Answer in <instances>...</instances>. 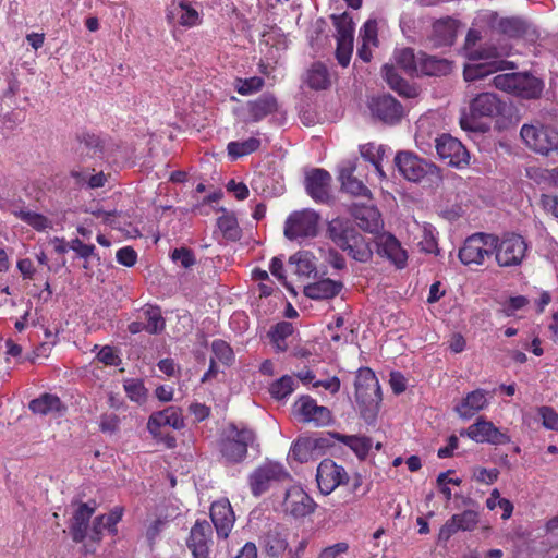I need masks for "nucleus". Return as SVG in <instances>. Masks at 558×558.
Wrapping results in <instances>:
<instances>
[{"label": "nucleus", "instance_id": "nucleus-1", "mask_svg": "<svg viewBox=\"0 0 558 558\" xmlns=\"http://www.w3.org/2000/svg\"><path fill=\"white\" fill-rule=\"evenodd\" d=\"M486 28H490L488 24L477 26L474 20L473 26L468 32L465 51L470 62L463 70L465 81L481 80L498 71L514 69V63L505 59L511 53L509 46L488 45L475 48L476 43L482 38V31Z\"/></svg>", "mask_w": 558, "mask_h": 558}, {"label": "nucleus", "instance_id": "nucleus-2", "mask_svg": "<svg viewBox=\"0 0 558 558\" xmlns=\"http://www.w3.org/2000/svg\"><path fill=\"white\" fill-rule=\"evenodd\" d=\"M326 234L336 246L347 252L353 259L361 263L371 259L373 252L369 243L350 220L343 218L330 220L327 225Z\"/></svg>", "mask_w": 558, "mask_h": 558}, {"label": "nucleus", "instance_id": "nucleus-3", "mask_svg": "<svg viewBox=\"0 0 558 558\" xmlns=\"http://www.w3.org/2000/svg\"><path fill=\"white\" fill-rule=\"evenodd\" d=\"M484 24L509 38H523L527 43H536L541 37L535 25L519 16L499 17L496 12L484 10L475 16V25Z\"/></svg>", "mask_w": 558, "mask_h": 558}, {"label": "nucleus", "instance_id": "nucleus-4", "mask_svg": "<svg viewBox=\"0 0 558 558\" xmlns=\"http://www.w3.org/2000/svg\"><path fill=\"white\" fill-rule=\"evenodd\" d=\"M395 60L409 75H442L450 72V63L447 60L424 52L415 53L411 48L397 49Z\"/></svg>", "mask_w": 558, "mask_h": 558}, {"label": "nucleus", "instance_id": "nucleus-5", "mask_svg": "<svg viewBox=\"0 0 558 558\" xmlns=\"http://www.w3.org/2000/svg\"><path fill=\"white\" fill-rule=\"evenodd\" d=\"M502 105L493 93H481L471 99L469 111L463 110L460 117V125L465 131H485L482 118H494L501 112Z\"/></svg>", "mask_w": 558, "mask_h": 558}, {"label": "nucleus", "instance_id": "nucleus-6", "mask_svg": "<svg viewBox=\"0 0 558 558\" xmlns=\"http://www.w3.org/2000/svg\"><path fill=\"white\" fill-rule=\"evenodd\" d=\"M493 84L497 89L526 99L538 97L543 90L542 81L527 73L498 74Z\"/></svg>", "mask_w": 558, "mask_h": 558}, {"label": "nucleus", "instance_id": "nucleus-7", "mask_svg": "<svg viewBox=\"0 0 558 558\" xmlns=\"http://www.w3.org/2000/svg\"><path fill=\"white\" fill-rule=\"evenodd\" d=\"M493 254L500 267L519 266L526 256L529 245L525 239L517 233H506L501 238L494 235Z\"/></svg>", "mask_w": 558, "mask_h": 558}, {"label": "nucleus", "instance_id": "nucleus-8", "mask_svg": "<svg viewBox=\"0 0 558 558\" xmlns=\"http://www.w3.org/2000/svg\"><path fill=\"white\" fill-rule=\"evenodd\" d=\"M524 144L533 151L549 155L558 149V131L542 123L523 124L520 131Z\"/></svg>", "mask_w": 558, "mask_h": 558}, {"label": "nucleus", "instance_id": "nucleus-9", "mask_svg": "<svg viewBox=\"0 0 558 558\" xmlns=\"http://www.w3.org/2000/svg\"><path fill=\"white\" fill-rule=\"evenodd\" d=\"M319 215L313 209H302L289 215L284 223V235L291 241L301 242L316 236Z\"/></svg>", "mask_w": 558, "mask_h": 558}, {"label": "nucleus", "instance_id": "nucleus-10", "mask_svg": "<svg viewBox=\"0 0 558 558\" xmlns=\"http://www.w3.org/2000/svg\"><path fill=\"white\" fill-rule=\"evenodd\" d=\"M495 245L493 234L474 233L459 250V259L464 265H483L493 255Z\"/></svg>", "mask_w": 558, "mask_h": 558}, {"label": "nucleus", "instance_id": "nucleus-11", "mask_svg": "<svg viewBox=\"0 0 558 558\" xmlns=\"http://www.w3.org/2000/svg\"><path fill=\"white\" fill-rule=\"evenodd\" d=\"M289 477V472L281 463L266 461L251 473L248 484L252 494L258 497L267 492L272 484L283 482Z\"/></svg>", "mask_w": 558, "mask_h": 558}, {"label": "nucleus", "instance_id": "nucleus-12", "mask_svg": "<svg viewBox=\"0 0 558 558\" xmlns=\"http://www.w3.org/2000/svg\"><path fill=\"white\" fill-rule=\"evenodd\" d=\"M254 439L255 436L251 429L230 426L221 445L222 456L229 462H241L246 457L247 447L253 444Z\"/></svg>", "mask_w": 558, "mask_h": 558}, {"label": "nucleus", "instance_id": "nucleus-13", "mask_svg": "<svg viewBox=\"0 0 558 558\" xmlns=\"http://www.w3.org/2000/svg\"><path fill=\"white\" fill-rule=\"evenodd\" d=\"M395 163L399 172L409 181L418 182L425 175L433 174L437 168L435 165L418 158L410 151H400L395 157Z\"/></svg>", "mask_w": 558, "mask_h": 558}, {"label": "nucleus", "instance_id": "nucleus-14", "mask_svg": "<svg viewBox=\"0 0 558 558\" xmlns=\"http://www.w3.org/2000/svg\"><path fill=\"white\" fill-rule=\"evenodd\" d=\"M294 414L304 423H312L315 426H326L332 421L331 412L310 396L300 397L293 405Z\"/></svg>", "mask_w": 558, "mask_h": 558}, {"label": "nucleus", "instance_id": "nucleus-15", "mask_svg": "<svg viewBox=\"0 0 558 558\" xmlns=\"http://www.w3.org/2000/svg\"><path fill=\"white\" fill-rule=\"evenodd\" d=\"M316 481L320 493L329 495L340 485L347 484L349 475L343 466L330 459H325L317 468Z\"/></svg>", "mask_w": 558, "mask_h": 558}, {"label": "nucleus", "instance_id": "nucleus-16", "mask_svg": "<svg viewBox=\"0 0 558 558\" xmlns=\"http://www.w3.org/2000/svg\"><path fill=\"white\" fill-rule=\"evenodd\" d=\"M355 396L359 402L366 405H377L381 401V390L375 373L368 367L357 371L355 379Z\"/></svg>", "mask_w": 558, "mask_h": 558}, {"label": "nucleus", "instance_id": "nucleus-17", "mask_svg": "<svg viewBox=\"0 0 558 558\" xmlns=\"http://www.w3.org/2000/svg\"><path fill=\"white\" fill-rule=\"evenodd\" d=\"M213 529L206 520H197L192 526L186 545L193 558H209Z\"/></svg>", "mask_w": 558, "mask_h": 558}, {"label": "nucleus", "instance_id": "nucleus-18", "mask_svg": "<svg viewBox=\"0 0 558 558\" xmlns=\"http://www.w3.org/2000/svg\"><path fill=\"white\" fill-rule=\"evenodd\" d=\"M438 156L450 166L461 167L469 162V153L462 143L448 134L435 138Z\"/></svg>", "mask_w": 558, "mask_h": 558}, {"label": "nucleus", "instance_id": "nucleus-19", "mask_svg": "<svg viewBox=\"0 0 558 558\" xmlns=\"http://www.w3.org/2000/svg\"><path fill=\"white\" fill-rule=\"evenodd\" d=\"M460 435H465L478 444L504 445L510 441L505 433H501L492 422L482 417L461 432Z\"/></svg>", "mask_w": 558, "mask_h": 558}, {"label": "nucleus", "instance_id": "nucleus-20", "mask_svg": "<svg viewBox=\"0 0 558 558\" xmlns=\"http://www.w3.org/2000/svg\"><path fill=\"white\" fill-rule=\"evenodd\" d=\"M282 508L294 518H303L314 511L315 502L301 486L293 485L286 492Z\"/></svg>", "mask_w": 558, "mask_h": 558}, {"label": "nucleus", "instance_id": "nucleus-21", "mask_svg": "<svg viewBox=\"0 0 558 558\" xmlns=\"http://www.w3.org/2000/svg\"><path fill=\"white\" fill-rule=\"evenodd\" d=\"M480 521V514L474 510H464L461 513L453 514L440 527L438 539L447 542L453 534L459 531L470 532L473 531Z\"/></svg>", "mask_w": 558, "mask_h": 558}, {"label": "nucleus", "instance_id": "nucleus-22", "mask_svg": "<svg viewBox=\"0 0 558 558\" xmlns=\"http://www.w3.org/2000/svg\"><path fill=\"white\" fill-rule=\"evenodd\" d=\"M378 254L386 257L397 268H404L408 262V253L399 240L389 232H383L376 236Z\"/></svg>", "mask_w": 558, "mask_h": 558}, {"label": "nucleus", "instance_id": "nucleus-23", "mask_svg": "<svg viewBox=\"0 0 558 558\" xmlns=\"http://www.w3.org/2000/svg\"><path fill=\"white\" fill-rule=\"evenodd\" d=\"M210 519L218 537L227 538L235 521L232 507L228 499H220L211 504Z\"/></svg>", "mask_w": 558, "mask_h": 558}, {"label": "nucleus", "instance_id": "nucleus-24", "mask_svg": "<svg viewBox=\"0 0 558 558\" xmlns=\"http://www.w3.org/2000/svg\"><path fill=\"white\" fill-rule=\"evenodd\" d=\"M460 24L457 20L451 17H444L434 22L428 40L432 46L448 47L451 46L459 32Z\"/></svg>", "mask_w": 558, "mask_h": 558}, {"label": "nucleus", "instance_id": "nucleus-25", "mask_svg": "<svg viewBox=\"0 0 558 558\" xmlns=\"http://www.w3.org/2000/svg\"><path fill=\"white\" fill-rule=\"evenodd\" d=\"M492 392L484 389H475L469 392L454 410L461 418L468 420L474 416L477 412L486 409L489 405Z\"/></svg>", "mask_w": 558, "mask_h": 558}, {"label": "nucleus", "instance_id": "nucleus-26", "mask_svg": "<svg viewBox=\"0 0 558 558\" xmlns=\"http://www.w3.org/2000/svg\"><path fill=\"white\" fill-rule=\"evenodd\" d=\"M166 426H170L174 429H181L184 426L182 412L179 408L169 407L149 416L147 429L154 437L158 436L160 428Z\"/></svg>", "mask_w": 558, "mask_h": 558}, {"label": "nucleus", "instance_id": "nucleus-27", "mask_svg": "<svg viewBox=\"0 0 558 558\" xmlns=\"http://www.w3.org/2000/svg\"><path fill=\"white\" fill-rule=\"evenodd\" d=\"M372 113L386 123H395L403 114L401 105L391 96L383 95L372 99L369 104Z\"/></svg>", "mask_w": 558, "mask_h": 558}, {"label": "nucleus", "instance_id": "nucleus-28", "mask_svg": "<svg viewBox=\"0 0 558 558\" xmlns=\"http://www.w3.org/2000/svg\"><path fill=\"white\" fill-rule=\"evenodd\" d=\"M331 177L324 169H313L306 174L305 187L308 195L318 202L328 199Z\"/></svg>", "mask_w": 558, "mask_h": 558}, {"label": "nucleus", "instance_id": "nucleus-29", "mask_svg": "<svg viewBox=\"0 0 558 558\" xmlns=\"http://www.w3.org/2000/svg\"><path fill=\"white\" fill-rule=\"evenodd\" d=\"M356 159L344 160L339 167V179L342 184V189L354 195L369 197V190L363 184L362 181L353 177L356 169Z\"/></svg>", "mask_w": 558, "mask_h": 558}, {"label": "nucleus", "instance_id": "nucleus-30", "mask_svg": "<svg viewBox=\"0 0 558 558\" xmlns=\"http://www.w3.org/2000/svg\"><path fill=\"white\" fill-rule=\"evenodd\" d=\"M378 23L375 19L367 20L360 29L359 38L361 46L357 48V56L365 62L372 59V49L378 46Z\"/></svg>", "mask_w": 558, "mask_h": 558}, {"label": "nucleus", "instance_id": "nucleus-31", "mask_svg": "<svg viewBox=\"0 0 558 558\" xmlns=\"http://www.w3.org/2000/svg\"><path fill=\"white\" fill-rule=\"evenodd\" d=\"M359 227L369 233L379 234L384 228V221L378 209L374 206H361L353 210Z\"/></svg>", "mask_w": 558, "mask_h": 558}, {"label": "nucleus", "instance_id": "nucleus-32", "mask_svg": "<svg viewBox=\"0 0 558 558\" xmlns=\"http://www.w3.org/2000/svg\"><path fill=\"white\" fill-rule=\"evenodd\" d=\"M342 284L331 279H323L304 287V294L313 300H326L335 298Z\"/></svg>", "mask_w": 558, "mask_h": 558}, {"label": "nucleus", "instance_id": "nucleus-33", "mask_svg": "<svg viewBox=\"0 0 558 558\" xmlns=\"http://www.w3.org/2000/svg\"><path fill=\"white\" fill-rule=\"evenodd\" d=\"M95 508L88 504H82L73 515L71 532L75 542H82L87 535V525Z\"/></svg>", "mask_w": 558, "mask_h": 558}, {"label": "nucleus", "instance_id": "nucleus-34", "mask_svg": "<svg viewBox=\"0 0 558 558\" xmlns=\"http://www.w3.org/2000/svg\"><path fill=\"white\" fill-rule=\"evenodd\" d=\"M12 214L38 232H44L53 228V222L49 218L28 208H14L12 209Z\"/></svg>", "mask_w": 558, "mask_h": 558}, {"label": "nucleus", "instance_id": "nucleus-35", "mask_svg": "<svg viewBox=\"0 0 558 558\" xmlns=\"http://www.w3.org/2000/svg\"><path fill=\"white\" fill-rule=\"evenodd\" d=\"M291 271L299 277L308 278L316 272L314 256L308 252H298L289 258Z\"/></svg>", "mask_w": 558, "mask_h": 558}, {"label": "nucleus", "instance_id": "nucleus-36", "mask_svg": "<svg viewBox=\"0 0 558 558\" xmlns=\"http://www.w3.org/2000/svg\"><path fill=\"white\" fill-rule=\"evenodd\" d=\"M263 547L271 557L281 556L288 548L287 534L278 529L270 530L263 538Z\"/></svg>", "mask_w": 558, "mask_h": 558}, {"label": "nucleus", "instance_id": "nucleus-37", "mask_svg": "<svg viewBox=\"0 0 558 558\" xmlns=\"http://www.w3.org/2000/svg\"><path fill=\"white\" fill-rule=\"evenodd\" d=\"M29 409L36 414L48 415L61 412L63 410V405L57 396L44 393L37 399L31 401Z\"/></svg>", "mask_w": 558, "mask_h": 558}, {"label": "nucleus", "instance_id": "nucleus-38", "mask_svg": "<svg viewBox=\"0 0 558 558\" xmlns=\"http://www.w3.org/2000/svg\"><path fill=\"white\" fill-rule=\"evenodd\" d=\"M248 113L254 122L260 121L277 109V101L270 95H263L248 102Z\"/></svg>", "mask_w": 558, "mask_h": 558}, {"label": "nucleus", "instance_id": "nucleus-39", "mask_svg": "<svg viewBox=\"0 0 558 558\" xmlns=\"http://www.w3.org/2000/svg\"><path fill=\"white\" fill-rule=\"evenodd\" d=\"M318 447V440L312 437L299 438L290 449V456L299 462H307L313 458Z\"/></svg>", "mask_w": 558, "mask_h": 558}, {"label": "nucleus", "instance_id": "nucleus-40", "mask_svg": "<svg viewBox=\"0 0 558 558\" xmlns=\"http://www.w3.org/2000/svg\"><path fill=\"white\" fill-rule=\"evenodd\" d=\"M383 73L389 86L400 95L405 97H414L416 95L415 88L411 87L402 77H400L392 65L385 64L383 66Z\"/></svg>", "mask_w": 558, "mask_h": 558}, {"label": "nucleus", "instance_id": "nucleus-41", "mask_svg": "<svg viewBox=\"0 0 558 558\" xmlns=\"http://www.w3.org/2000/svg\"><path fill=\"white\" fill-rule=\"evenodd\" d=\"M170 13L178 17L182 26L192 27L199 24L201 21L198 12L185 1L173 4Z\"/></svg>", "mask_w": 558, "mask_h": 558}, {"label": "nucleus", "instance_id": "nucleus-42", "mask_svg": "<svg viewBox=\"0 0 558 558\" xmlns=\"http://www.w3.org/2000/svg\"><path fill=\"white\" fill-rule=\"evenodd\" d=\"M221 211L222 215L217 219L218 229L227 240H239L241 236V229L235 216L233 214L227 213L225 209H221Z\"/></svg>", "mask_w": 558, "mask_h": 558}, {"label": "nucleus", "instance_id": "nucleus-43", "mask_svg": "<svg viewBox=\"0 0 558 558\" xmlns=\"http://www.w3.org/2000/svg\"><path fill=\"white\" fill-rule=\"evenodd\" d=\"M336 438L352 449L360 459H364L372 448L371 439L364 436L337 434Z\"/></svg>", "mask_w": 558, "mask_h": 558}, {"label": "nucleus", "instance_id": "nucleus-44", "mask_svg": "<svg viewBox=\"0 0 558 558\" xmlns=\"http://www.w3.org/2000/svg\"><path fill=\"white\" fill-rule=\"evenodd\" d=\"M306 83L313 89H326L330 85L327 68L322 63L313 64L307 71Z\"/></svg>", "mask_w": 558, "mask_h": 558}, {"label": "nucleus", "instance_id": "nucleus-45", "mask_svg": "<svg viewBox=\"0 0 558 558\" xmlns=\"http://www.w3.org/2000/svg\"><path fill=\"white\" fill-rule=\"evenodd\" d=\"M417 130L415 134L416 146L422 151H428L433 147L432 133L429 132L430 122L427 117H423L417 121Z\"/></svg>", "mask_w": 558, "mask_h": 558}, {"label": "nucleus", "instance_id": "nucleus-46", "mask_svg": "<svg viewBox=\"0 0 558 558\" xmlns=\"http://www.w3.org/2000/svg\"><path fill=\"white\" fill-rule=\"evenodd\" d=\"M260 141L256 137H250L242 142H230L228 144V154L233 158L248 155L258 149Z\"/></svg>", "mask_w": 558, "mask_h": 558}, {"label": "nucleus", "instance_id": "nucleus-47", "mask_svg": "<svg viewBox=\"0 0 558 558\" xmlns=\"http://www.w3.org/2000/svg\"><path fill=\"white\" fill-rule=\"evenodd\" d=\"M141 317L146 320V331L149 333H158L165 328V320L161 312L157 307H146L141 313Z\"/></svg>", "mask_w": 558, "mask_h": 558}, {"label": "nucleus", "instance_id": "nucleus-48", "mask_svg": "<svg viewBox=\"0 0 558 558\" xmlns=\"http://www.w3.org/2000/svg\"><path fill=\"white\" fill-rule=\"evenodd\" d=\"M360 153L364 159L368 160L374 166L378 175L384 178L385 173L380 166L384 148L381 146H376L375 144H365L360 147Z\"/></svg>", "mask_w": 558, "mask_h": 558}, {"label": "nucleus", "instance_id": "nucleus-49", "mask_svg": "<svg viewBox=\"0 0 558 558\" xmlns=\"http://www.w3.org/2000/svg\"><path fill=\"white\" fill-rule=\"evenodd\" d=\"M293 326L288 322L278 323L269 332L270 339L276 347L277 351H286L287 344L284 340L292 335Z\"/></svg>", "mask_w": 558, "mask_h": 558}, {"label": "nucleus", "instance_id": "nucleus-50", "mask_svg": "<svg viewBox=\"0 0 558 558\" xmlns=\"http://www.w3.org/2000/svg\"><path fill=\"white\" fill-rule=\"evenodd\" d=\"M296 387V380L291 376H282L270 386V393L274 398L280 400L290 396Z\"/></svg>", "mask_w": 558, "mask_h": 558}, {"label": "nucleus", "instance_id": "nucleus-51", "mask_svg": "<svg viewBox=\"0 0 558 558\" xmlns=\"http://www.w3.org/2000/svg\"><path fill=\"white\" fill-rule=\"evenodd\" d=\"M526 175L538 184L554 183L558 184V168L551 170L538 167H530L526 169Z\"/></svg>", "mask_w": 558, "mask_h": 558}, {"label": "nucleus", "instance_id": "nucleus-52", "mask_svg": "<svg viewBox=\"0 0 558 558\" xmlns=\"http://www.w3.org/2000/svg\"><path fill=\"white\" fill-rule=\"evenodd\" d=\"M333 22L337 28L336 39L353 40L354 22L351 16L343 13L339 16H333Z\"/></svg>", "mask_w": 558, "mask_h": 558}, {"label": "nucleus", "instance_id": "nucleus-53", "mask_svg": "<svg viewBox=\"0 0 558 558\" xmlns=\"http://www.w3.org/2000/svg\"><path fill=\"white\" fill-rule=\"evenodd\" d=\"M126 396L136 403H143L147 397V389L140 379H125L123 384Z\"/></svg>", "mask_w": 558, "mask_h": 558}, {"label": "nucleus", "instance_id": "nucleus-54", "mask_svg": "<svg viewBox=\"0 0 558 558\" xmlns=\"http://www.w3.org/2000/svg\"><path fill=\"white\" fill-rule=\"evenodd\" d=\"M211 350L214 354L213 359H216L223 364L228 365L234 359V354L231 347L223 340H215L211 343Z\"/></svg>", "mask_w": 558, "mask_h": 558}, {"label": "nucleus", "instance_id": "nucleus-55", "mask_svg": "<svg viewBox=\"0 0 558 558\" xmlns=\"http://www.w3.org/2000/svg\"><path fill=\"white\" fill-rule=\"evenodd\" d=\"M352 51L353 40L337 39L336 57L339 64L347 66L350 63Z\"/></svg>", "mask_w": 558, "mask_h": 558}, {"label": "nucleus", "instance_id": "nucleus-56", "mask_svg": "<svg viewBox=\"0 0 558 558\" xmlns=\"http://www.w3.org/2000/svg\"><path fill=\"white\" fill-rule=\"evenodd\" d=\"M264 85L260 77L254 76L247 80H240L236 84V92L241 95H250L259 90Z\"/></svg>", "mask_w": 558, "mask_h": 558}, {"label": "nucleus", "instance_id": "nucleus-57", "mask_svg": "<svg viewBox=\"0 0 558 558\" xmlns=\"http://www.w3.org/2000/svg\"><path fill=\"white\" fill-rule=\"evenodd\" d=\"M542 424L546 429L558 430V414L549 407H541L537 410Z\"/></svg>", "mask_w": 558, "mask_h": 558}, {"label": "nucleus", "instance_id": "nucleus-58", "mask_svg": "<svg viewBox=\"0 0 558 558\" xmlns=\"http://www.w3.org/2000/svg\"><path fill=\"white\" fill-rule=\"evenodd\" d=\"M423 235L418 245L421 250L426 253H436L437 251V241L434 234V229L432 226H424L422 229Z\"/></svg>", "mask_w": 558, "mask_h": 558}, {"label": "nucleus", "instance_id": "nucleus-59", "mask_svg": "<svg viewBox=\"0 0 558 558\" xmlns=\"http://www.w3.org/2000/svg\"><path fill=\"white\" fill-rule=\"evenodd\" d=\"M529 301L525 296H512L502 304L501 312L505 316H513L515 313L527 305Z\"/></svg>", "mask_w": 558, "mask_h": 558}, {"label": "nucleus", "instance_id": "nucleus-60", "mask_svg": "<svg viewBox=\"0 0 558 558\" xmlns=\"http://www.w3.org/2000/svg\"><path fill=\"white\" fill-rule=\"evenodd\" d=\"M123 511L124 509L122 507H114L108 514L101 515L105 521L104 527H107L110 533L116 534V525L121 521Z\"/></svg>", "mask_w": 558, "mask_h": 558}, {"label": "nucleus", "instance_id": "nucleus-61", "mask_svg": "<svg viewBox=\"0 0 558 558\" xmlns=\"http://www.w3.org/2000/svg\"><path fill=\"white\" fill-rule=\"evenodd\" d=\"M69 248L74 251L81 258L88 259L95 254V246L92 244H85L80 239H73L69 243Z\"/></svg>", "mask_w": 558, "mask_h": 558}, {"label": "nucleus", "instance_id": "nucleus-62", "mask_svg": "<svg viewBox=\"0 0 558 558\" xmlns=\"http://www.w3.org/2000/svg\"><path fill=\"white\" fill-rule=\"evenodd\" d=\"M175 263H179L182 267L189 268L195 264V257L193 253L184 247L175 248L171 255Z\"/></svg>", "mask_w": 558, "mask_h": 558}, {"label": "nucleus", "instance_id": "nucleus-63", "mask_svg": "<svg viewBox=\"0 0 558 558\" xmlns=\"http://www.w3.org/2000/svg\"><path fill=\"white\" fill-rule=\"evenodd\" d=\"M116 258L119 264L125 267H132L137 260V254L131 246H124L118 250Z\"/></svg>", "mask_w": 558, "mask_h": 558}, {"label": "nucleus", "instance_id": "nucleus-64", "mask_svg": "<svg viewBox=\"0 0 558 558\" xmlns=\"http://www.w3.org/2000/svg\"><path fill=\"white\" fill-rule=\"evenodd\" d=\"M349 550V544L345 542H339L324 548L318 558H339L341 555Z\"/></svg>", "mask_w": 558, "mask_h": 558}]
</instances>
